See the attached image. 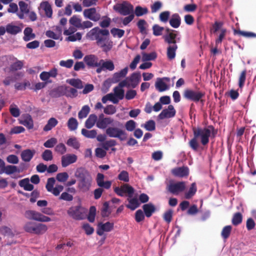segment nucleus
<instances>
[{"mask_svg":"<svg viewBox=\"0 0 256 256\" xmlns=\"http://www.w3.org/2000/svg\"><path fill=\"white\" fill-rule=\"evenodd\" d=\"M109 34L108 30L95 27L87 33L86 37L90 40H96V44L106 52L112 47V42L108 38Z\"/></svg>","mask_w":256,"mask_h":256,"instance_id":"1","label":"nucleus"},{"mask_svg":"<svg viewBox=\"0 0 256 256\" xmlns=\"http://www.w3.org/2000/svg\"><path fill=\"white\" fill-rule=\"evenodd\" d=\"M194 138L189 142L190 147L194 150H197L198 147V140H200L202 144L205 146L209 142L211 130L208 128H197L193 129Z\"/></svg>","mask_w":256,"mask_h":256,"instance_id":"2","label":"nucleus"},{"mask_svg":"<svg viewBox=\"0 0 256 256\" xmlns=\"http://www.w3.org/2000/svg\"><path fill=\"white\" fill-rule=\"evenodd\" d=\"M24 228L26 232L36 235H42L48 230L46 224L34 222H28L26 223Z\"/></svg>","mask_w":256,"mask_h":256,"instance_id":"3","label":"nucleus"},{"mask_svg":"<svg viewBox=\"0 0 256 256\" xmlns=\"http://www.w3.org/2000/svg\"><path fill=\"white\" fill-rule=\"evenodd\" d=\"M68 216L75 220H82L86 216V210L81 206H72L67 211Z\"/></svg>","mask_w":256,"mask_h":256,"instance_id":"4","label":"nucleus"},{"mask_svg":"<svg viewBox=\"0 0 256 256\" xmlns=\"http://www.w3.org/2000/svg\"><path fill=\"white\" fill-rule=\"evenodd\" d=\"M113 9L122 16H128L134 13V6L127 1L115 4Z\"/></svg>","mask_w":256,"mask_h":256,"instance_id":"5","label":"nucleus"},{"mask_svg":"<svg viewBox=\"0 0 256 256\" xmlns=\"http://www.w3.org/2000/svg\"><path fill=\"white\" fill-rule=\"evenodd\" d=\"M24 216L28 220H34L40 222H49L52 220L50 217L34 210H28L26 211Z\"/></svg>","mask_w":256,"mask_h":256,"instance_id":"6","label":"nucleus"},{"mask_svg":"<svg viewBox=\"0 0 256 256\" xmlns=\"http://www.w3.org/2000/svg\"><path fill=\"white\" fill-rule=\"evenodd\" d=\"M106 133L109 137L118 138L120 140H124L126 136V134L124 130L116 127L108 128Z\"/></svg>","mask_w":256,"mask_h":256,"instance_id":"7","label":"nucleus"},{"mask_svg":"<svg viewBox=\"0 0 256 256\" xmlns=\"http://www.w3.org/2000/svg\"><path fill=\"white\" fill-rule=\"evenodd\" d=\"M186 183L184 182H170L166 186V190L174 195H178L186 188Z\"/></svg>","mask_w":256,"mask_h":256,"instance_id":"8","label":"nucleus"},{"mask_svg":"<svg viewBox=\"0 0 256 256\" xmlns=\"http://www.w3.org/2000/svg\"><path fill=\"white\" fill-rule=\"evenodd\" d=\"M56 180L54 178H50L48 179L46 188L48 192L52 193L54 196H58L64 189L62 185L56 184L54 188Z\"/></svg>","mask_w":256,"mask_h":256,"instance_id":"9","label":"nucleus"},{"mask_svg":"<svg viewBox=\"0 0 256 256\" xmlns=\"http://www.w3.org/2000/svg\"><path fill=\"white\" fill-rule=\"evenodd\" d=\"M114 192L120 196H123L124 194H127L128 197L130 198L133 196L134 189L128 184H124L120 187H116L114 188Z\"/></svg>","mask_w":256,"mask_h":256,"instance_id":"10","label":"nucleus"},{"mask_svg":"<svg viewBox=\"0 0 256 256\" xmlns=\"http://www.w3.org/2000/svg\"><path fill=\"white\" fill-rule=\"evenodd\" d=\"M38 10L40 14L44 12L47 18H52L53 14L52 6L48 0L42 1L38 7Z\"/></svg>","mask_w":256,"mask_h":256,"instance_id":"11","label":"nucleus"},{"mask_svg":"<svg viewBox=\"0 0 256 256\" xmlns=\"http://www.w3.org/2000/svg\"><path fill=\"white\" fill-rule=\"evenodd\" d=\"M114 120L110 117H105L104 114H101L99 115L98 122H96V127L100 129L107 128L108 126L111 125Z\"/></svg>","mask_w":256,"mask_h":256,"instance_id":"12","label":"nucleus"},{"mask_svg":"<svg viewBox=\"0 0 256 256\" xmlns=\"http://www.w3.org/2000/svg\"><path fill=\"white\" fill-rule=\"evenodd\" d=\"M204 96V93L200 91L186 90L184 91V96L194 102H198Z\"/></svg>","mask_w":256,"mask_h":256,"instance_id":"13","label":"nucleus"},{"mask_svg":"<svg viewBox=\"0 0 256 256\" xmlns=\"http://www.w3.org/2000/svg\"><path fill=\"white\" fill-rule=\"evenodd\" d=\"M176 114V110L174 106L169 104L168 108L162 110L161 112L158 114V118L160 120L166 118H174Z\"/></svg>","mask_w":256,"mask_h":256,"instance_id":"14","label":"nucleus"},{"mask_svg":"<svg viewBox=\"0 0 256 256\" xmlns=\"http://www.w3.org/2000/svg\"><path fill=\"white\" fill-rule=\"evenodd\" d=\"M84 18L94 22H98L100 18V15L98 13L94 8L84 10L83 12Z\"/></svg>","mask_w":256,"mask_h":256,"instance_id":"15","label":"nucleus"},{"mask_svg":"<svg viewBox=\"0 0 256 256\" xmlns=\"http://www.w3.org/2000/svg\"><path fill=\"white\" fill-rule=\"evenodd\" d=\"M92 178L90 175L78 180V188L83 192L88 191L91 186Z\"/></svg>","mask_w":256,"mask_h":256,"instance_id":"16","label":"nucleus"},{"mask_svg":"<svg viewBox=\"0 0 256 256\" xmlns=\"http://www.w3.org/2000/svg\"><path fill=\"white\" fill-rule=\"evenodd\" d=\"M84 60L88 67L96 68L100 66V60L97 56L94 54H89L86 56Z\"/></svg>","mask_w":256,"mask_h":256,"instance_id":"17","label":"nucleus"},{"mask_svg":"<svg viewBox=\"0 0 256 256\" xmlns=\"http://www.w3.org/2000/svg\"><path fill=\"white\" fill-rule=\"evenodd\" d=\"M114 224L110 222H106L104 224L100 222L98 224L96 233L99 236H102L104 232H110L114 228Z\"/></svg>","mask_w":256,"mask_h":256,"instance_id":"18","label":"nucleus"},{"mask_svg":"<svg viewBox=\"0 0 256 256\" xmlns=\"http://www.w3.org/2000/svg\"><path fill=\"white\" fill-rule=\"evenodd\" d=\"M78 157L74 154H66L62 157V166L63 168H66L70 164L76 162Z\"/></svg>","mask_w":256,"mask_h":256,"instance_id":"19","label":"nucleus"},{"mask_svg":"<svg viewBox=\"0 0 256 256\" xmlns=\"http://www.w3.org/2000/svg\"><path fill=\"white\" fill-rule=\"evenodd\" d=\"M58 75V70L56 68L51 69L49 72H42L40 75V80L46 83L51 82L48 81L50 78H56Z\"/></svg>","mask_w":256,"mask_h":256,"instance_id":"20","label":"nucleus"},{"mask_svg":"<svg viewBox=\"0 0 256 256\" xmlns=\"http://www.w3.org/2000/svg\"><path fill=\"white\" fill-rule=\"evenodd\" d=\"M20 11L18 12L17 16L20 19H24L25 14H28L30 10V6L28 4L23 1H20L18 2Z\"/></svg>","mask_w":256,"mask_h":256,"instance_id":"21","label":"nucleus"},{"mask_svg":"<svg viewBox=\"0 0 256 256\" xmlns=\"http://www.w3.org/2000/svg\"><path fill=\"white\" fill-rule=\"evenodd\" d=\"M177 32L172 30V32H169L164 36V42H167L169 45L176 44V42L180 40V38H178Z\"/></svg>","mask_w":256,"mask_h":256,"instance_id":"22","label":"nucleus"},{"mask_svg":"<svg viewBox=\"0 0 256 256\" xmlns=\"http://www.w3.org/2000/svg\"><path fill=\"white\" fill-rule=\"evenodd\" d=\"M127 79L132 88H135L140 81L141 76L140 72H134Z\"/></svg>","mask_w":256,"mask_h":256,"instance_id":"23","label":"nucleus"},{"mask_svg":"<svg viewBox=\"0 0 256 256\" xmlns=\"http://www.w3.org/2000/svg\"><path fill=\"white\" fill-rule=\"evenodd\" d=\"M96 180L98 185L100 187L106 189L110 188L112 185L110 181H104V175L100 173L98 174Z\"/></svg>","mask_w":256,"mask_h":256,"instance_id":"24","label":"nucleus"},{"mask_svg":"<svg viewBox=\"0 0 256 256\" xmlns=\"http://www.w3.org/2000/svg\"><path fill=\"white\" fill-rule=\"evenodd\" d=\"M36 154L34 150L26 149L22 152L20 156L22 160L24 162H29Z\"/></svg>","mask_w":256,"mask_h":256,"instance_id":"25","label":"nucleus"},{"mask_svg":"<svg viewBox=\"0 0 256 256\" xmlns=\"http://www.w3.org/2000/svg\"><path fill=\"white\" fill-rule=\"evenodd\" d=\"M169 23L172 28H178L181 24V18L180 15L176 13L172 14L170 18Z\"/></svg>","mask_w":256,"mask_h":256,"instance_id":"26","label":"nucleus"},{"mask_svg":"<svg viewBox=\"0 0 256 256\" xmlns=\"http://www.w3.org/2000/svg\"><path fill=\"white\" fill-rule=\"evenodd\" d=\"M128 72V68L126 67L118 72H115L112 78V82L113 83L118 82L121 78H124L127 74Z\"/></svg>","mask_w":256,"mask_h":256,"instance_id":"27","label":"nucleus"},{"mask_svg":"<svg viewBox=\"0 0 256 256\" xmlns=\"http://www.w3.org/2000/svg\"><path fill=\"white\" fill-rule=\"evenodd\" d=\"M172 172L176 176L184 177L188 176L189 170L186 166L180 167L173 169Z\"/></svg>","mask_w":256,"mask_h":256,"instance_id":"28","label":"nucleus"},{"mask_svg":"<svg viewBox=\"0 0 256 256\" xmlns=\"http://www.w3.org/2000/svg\"><path fill=\"white\" fill-rule=\"evenodd\" d=\"M64 86H62L54 88L50 90V95L52 98H59L64 96Z\"/></svg>","mask_w":256,"mask_h":256,"instance_id":"29","label":"nucleus"},{"mask_svg":"<svg viewBox=\"0 0 256 256\" xmlns=\"http://www.w3.org/2000/svg\"><path fill=\"white\" fill-rule=\"evenodd\" d=\"M6 32L12 35H16L22 30V28L12 24H9L6 26Z\"/></svg>","mask_w":256,"mask_h":256,"instance_id":"30","label":"nucleus"},{"mask_svg":"<svg viewBox=\"0 0 256 256\" xmlns=\"http://www.w3.org/2000/svg\"><path fill=\"white\" fill-rule=\"evenodd\" d=\"M98 118L95 114H91L85 122V126L88 129L92 128L95 124H96Z\"/></svg>","mask_w":256,"mask_h":256,"instance_id":"31","label":"nucleus"},{"mask_svg":"<svg viewBox=\"0 0 256 256\" xmlns=\"http://www.w3.org/2000/svg\"><path fill=\"white\" fill-rule=\"evenodd\" d=\"M24 34L23 40L25 42H28L36 38V34L33 33V30L32 28L30 27L25 28L24 30Z\"/></svg>","mask_w":256,"mask_h":256,"instance_id":"32","label":"nucleus"},{"mask_svg":"<svg viewBox=\"0 0 256 256\" xmlns=\"http://www.w3.org/2000/svg\"><path fill=\"white\" fill-rule=\"evenodd\" d=\"M178 46L176 44L168 46L167 48L166 54L169 60H172L175 58L176 52Z\"/></svg>","mask_w":256,"mask_h":256,"instance_id":"33","label":"nucleus"},{"mask_svg":"<svg viewBox=\"0 0 256 256\" xmlns=\"http://www.w3.org/2000/svg\"><path fill=\"white\" fill-rule=\"evenodd\" d=\"M18 184L20 187L23 188L25 190L27 191H31L34 188V186L30 183L28 178H25L20 180Z\"/></svg>","mask_w":256,"mask_h":256,"instance_id":"34","label":"nucleus"},{"mask_svg":"<svg viewBox=\"0 0 256 256\" xmlns=\"http://www.w3.org/2000/svg\"><path fill=\"white\" fill-rule=\"evenodd\" d=\"M102 65V68L104 70L112 71L114 69V62L111 60H100V66Z\"/></svg>","mask_w":256,"mask_h":256,"instance_id":"35","label":"nucleus"},{"mask_svg":"<svg viewBox=\"0 0 256 256\" xmlns=\"http://www.w3.org/2000/svg\"><path fill=\"white\" fill-rule=\"evenodd\" d=\"M89 175L90 174L88 172L82 167L78 168L74 172L75 177L78 178V180L84 178Z\"/></svg>","mask_w":256,"mask_h":256,"instance_id":"36","label":"nucleus"},{"mask_svg":"<svg viewBox=\"0 0 256 256\" xmlns=\"http://www.w3.org/2000/svg\"><path fill=\"white\" fill-rule=\"evenodd\" d=\"M128 204L126 206L132 210H136L140 206L139 201L136 198H128Z\"/></svg>","mask_w":256,"mask_h":256,"instance_id":"37","label":"nucleus"},{"mask_svg":"<svg viewBox=\"0 0 256 256\" xmlns=\"http://www.w3.org/2000/svg\"><path fill=\"white\" fill-rule=\"evenodd\" d=\"M58 124V120L54 118H50L46 125L44 126L43 130L45 132L50 130L52 128L55 127Z\"/></svg>","mask_w":256,"mask_h":256,"instance_id":"38","label":"nucleus"},{"mask_svg":"<svg viewBox=\"0 0 256 256\" xmlns=\"http://www.w3.org/2000/svg\"><path fill=\"white\" fill-rule=\"evenodd\" d=\"M142 208L145 215L148 218L150 217L152 215L156 209L154 205L150 203L144 204Z\"/></svg>","mask_w":256,"mask_h":256,"instance_id":"39","label":"nucleus"},{"mask_svg":"<svg viewBox=\"0 0 256 256\" xmlns=\"http://www.w3.org/2000/svg\"><path fill=\"white\" fill-rule=\"evenodd\" d=\"M155 86L159 92H162L168 89V86L162 80V78H158L156 82Z\"/></svg>","mask_w":256,"mask_h":256,"instance_id":"40","label":"nucleus"},{"mask_svg":"<svg viewBox=\"0 0 256 256\" xmlns=\"http://www.w3.org/2000/svg\"><path fill=\"white\" fill-rule=\"evenodd\" d=\"M82 134L86 138H94L96 136L97 132L95 130H88L86 128H82Z\"/></svg>","mask_w":256,"mask_h":256,"instance_id":"41","label":"nucleus"},{"mask_svg":"<svg viewBox=\"0 0 256 256\" xmlns=\"http://www.w3.org/2000/svg\"><path fill=\"white\" fill-rule=\"evenodd\" d=\"M4 168L5 174L8 175H10L14 172H20L22 171V170H20L16 166L13 165H8L6 166V167H4Z\"/></svg>","mask_w":256,"mask_h":256,"instance_id":"42","label":"nucleus"},{"mask_svg":"<svg viewBox=\"0 0 256 256\" xmlns=\"http://www.w3.org/2000/svg\"><path fill=\"white\" fill-rule=\"evenodd\" d=\"M70 24L76 28L80 29L82 20L76 15H74L69 20Z\"/></svg>","mask_w":256,"mask_h":256,"instance_id":"43","label":"nucleus"},{"mask_svg":"<svg viewBox=\"0 0 256 256\" xmlns=\"http://www.w3.org/2000/svg\"><path fill=\"white\" fill-rule=\"evenodd\" d=\"M64 96L67 97L74 98L78 94L77 90L74 88L70 86H65Z\"/></svg>","mask_w":256,"mask_h":256,"instance_id":"44","label":"nucleus"},{"mask_svg":"<svg viewBox=\"0 0 256 256\" xmlns=\"http://www.w3.org/2000/svg\"><path fill=\"white\" fill-rule=\"evenodd\" d=\"M66 82L78 89L83 88L82 82L79 79L72 78L66 80Z\"/></svg>","mask_w":256,"mask_h":256,"instance_id":"45","label":"nucleus"},{"mask_svg":"<svg viewBox=\"0 0 256 256\" xmlns=\"http://www.w3.org/2000/svg\"><path fill=\"white\" fill-rule=\"evenodd\" d=\"M90 112V106L88 105L83 106L78 113L79 119H83L87 116Z\"/></svg>","mask_w":256,"mask_h":256,"instance_id":"46","label":"nucleus"},{"mask_svg":"<svg viewBox=\"0 0 256 256\" xmlns=\"http://www.w3.org/2000/svg\"><path fill=\"white\" fill-rule=\"evenodd\" d=\"M67 125L69 130L73 131L77 129L78 122L75 118H70L68 121Z\"/></svg>","mask_w":256,"mask_h":256,"instance_id":"47","label":"nucleus"},{"mask_svg":"<svg viewBox=\"0 0 256 256\" xmlns=\"http://www.w3.org/2000/svg\"><path fill=\"white\" fill-rule=\"evenodd\" d=\"M170 12L169 11H164L160 13L159 15L160 20L163 23H166L170 18Z\"/></svg>","mask_w":256,"mask_h":256,"instance_id":"48","label":"nucleus"},{"mask_svg":"<svg viewBox=\"0 0 256 256\" xmlns=\"http://www.w3.org/2000/svg\"><path fill=\"white\" fill-rule=\"evenodd\" d=\"M196 192V186L194 182L192 183L188 192L185 193V198L186 199L190 198Z\"/></svg>","mask_w":256,"mask_h":256,"instance_id":"49","label":"nucleus"},{"mask_svg":"<svg viewBox=\"0 0 256 256\" xmlns=\"http://www.w3.org/2000/svg\"><path fill=\"white\" fill-rule=\"evenodd\" d=\"M134 12L137 16H140L147 14L148 12V9L146 7L142 8L138 6L136 7Z\"/></svg>","mask_w":256,"mask_h":256,"instance_id":"50","label":"nucleus"},{"mask_svg":"<svg viewBox=\"0 0 256 256\" xmlns=\"http://www.w3.org/2000/svg\"><path fill=\"white\" fill-rule=\"evenodd\" d=\"M114 94L116 98L119 100H122L124 96V91L122 88H120L117 86L114 89Z\"/></svg>","mask_w":256,"mask_h":256,"instance_id":"51","label":"nucleus"},{"mask_svg":"<svg viewBox=\"0 0 256 256\" xmlns=\"http://www.w3.org/2000/svg\"><path fill=\"white\" fill-rule=\"evenodd\" d=\"M232 229V227L230 226H226L222 228L221 236L224 239L226 240L229 237Z\"/></svg>","mask_w":256,"mask_h":256,"instance_id":"52","label":"nucleus"},{"mask_svg":"<svg viewBox=\"0 0 256 256\" xmlns=\"http://www.w3.org/2000/svg\"><path fill=\"white\" fill-rule=\"evenodd\" d=\"M116 112V107L112 104L108 105L104 108V113L108 115L114 114Z\"/></svg>","mask_w":256,"mask_h":256,"instance_id":"53","label":"nucleus"},{"mask_svg":"<svg viewBox=\"0 0 256 256\" xmlns=\"http://www.w3.org/2000/svg\"><path fill=\"white\" fill-rule=\"evenodd\" d=\"M42 159L45 161H50L53 158L52 152L50 150H46L42 154Z\"/></svg>","mask_w":256,"mask_h":256,"instance_id":"54","label":"nucleus"},{"mask_svg":"<svg viewBox=\"0 0 256 256\" xmlns=\"http://www.w3.org/2000/svg\"><path fill=\"white\" fill-rule=\"evenodd\" d=\"M136 123L134 120H129L125 124V128L128 132H132L136 128Z\"/></svg>","mask_w":256,"mask_h":256,"instance_id":"55","label":"nucleus"},{"mask_svg":"<svg viewBox=\"0 0 256 256\" xmlns=\"http://www.w3.org/2000/svg\"><path fill=\"white\" fill-rule=\"evenodd\" d=\"M111 20L110 18L104 16L102 17V20L100 22L99 25L102 28H108L110 24Z\"/></svg>","mask_w":256,"mask_h":256,"instance_id":"56","label":"nucleus"},{"mask_svg":"<svg viewBox=\"0 0 256 256\" xmlns=\"http://www.w3.org/2000/svg\"><path fill=\"white\" fill-rule=\"evenodd\" d=\"M116 141L114 140H110L102 144V148L106 150H108L112 146L116 145Z\"/></svg>","mask_w":256,"mask_h":256,"instance_id":"57","label":"nucleus"},{"mask_svg":"<svg viewBox=\"0 0 256 256\" xmlns=\"http://www.w3.org/2000/svg\"><path fill=\"white\" fill-rule=\"evenodd\" d=\"M110 32L114 37L120 38L124 35V30L117 28H112L110 30Z\"/></svg>","mask_w":256,"mask_h":256,"instance_id":"58","label":"nucleus"},{"mask_svg":"<svg viewBox=\"0 0 256 256\" xmlns=\"http://www.w3.org/2000/svg\"><path fill=\"white\" fill-rule=\"evenodd\" d=\"M66 144L78 150L80 148V144L76 138H70L66 142Z\"/></svg>","mask_w":256,"mask_h":256,"instance_id":"59","label":"nucleus"},{"mask_svg":"<svg viewBox=\"0 0 256 256\" xmlns=\"http://www.w3.org/2000/svg\"><path fill=\"white\" fill-rule=\"evenodd\" d=\"M118 179L121 181L127 182H129V174L126 170H122L118 175Z\"/></svg>","mask_w":256,"mask_h":256,"instance_id":"60","label":"nucleus"},{"mask_svg":"<svg viewBox=\"0 0 256 256\" xmlns=\"http://www.w3.org/2000/svg\"><path fill=\"white\" fill-rule=\"evenodd\" d=\"M164 30V28L160 26L158 24H154L152 26L153 34L155 36H161Z\"/></svg>","mask_w":256,"mask_h":256,"instance_id":"61","label":"nucleus"},{"mask_svg":"<svg viewBox=\"0 0 256 256\" xmlns=\"http://www.w3.org/2000/svg\"><path fill=\"white\" fill-rule=\"evenodd\" d=\"M82 38V34L80 32H78L76 34H73L71 35L68 36L66 38V40L69 42H75L76 40H80Z\"/></svg>","mask_w":256,"mask_h":256,"instance_id":"62","label":"nucleus"},{"mask_svg":"<svg viewBox=\"0 0 256 256\" xmlns=\"http://www.w3.org/2000/svg\"><path fill=\"white\" fill-rule=\"evenodd\" d=\"M142 55L143 61L152 60L156 58V54L155 52H152L150 54L144 52Z\"/></svg>","mask_w":256,"mask_h":256,"instance_id":"63","label":"nucleus"},{"mask_svg":"<svg viewBox=\"0 0 256 256\" xmlns=\"http://www.w3.org/2000/svg\"><path fill=\"white\" fill-rule=\"evenodd\" d=\"M242 222V215L240 212L236 213L232 218V223L234 226L240 224Z\"/></svg>","mask_w":256,"mask_h":256,"instance_id":"64","label":"nucleus"}]
</instances>
